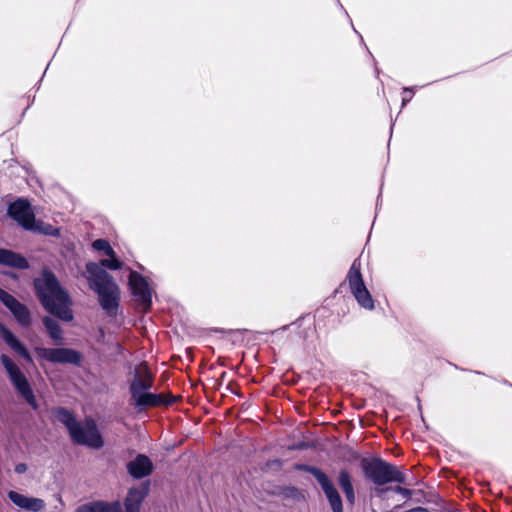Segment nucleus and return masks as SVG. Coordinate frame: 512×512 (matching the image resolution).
<instances>
[{
  "mask_svg": "<svg viewBox=\"0 0 512 512\" xmlns=\"http://www.w3.org/2000/svg\"><path fill=\"white\" fill-rule=\"evenodd\" d=\"M54 416L58 422L62 423L67 428L70 436L80 424L74 414L66 408H57L54 412Z\"/></svg>",
  "mask_w": 512,
  "mask_h": 512,
  "instance_id": "f3484780",
  "label": "nucleus"
},
{
  "mask_svg": "<svg viewBox=\"0 0 512 512\" xmlns=\"http://www.w3.org/2000/svg\"><path fill=\"white\" fill-rule=\"evenodd\" d=\"M8 216L26 230H32V208L27 199L18 198L7 208Z\"/></svg>",
  "mask_w": 512,
  "mask_h": 512,
  "instance_id": "1a4fd4ad",
  "label": "nucleus"
},
{
  "mask_svg": "<svg viewBox=\"0 0 512 512\" xmlns=\"http://www.w3.org/2000/svg\"><path fill=\"white\" fill-rule=\"evenodd\" d=\"M127 470L133 478L141 479L151 474L153 464L147 456L139 454L127 464Z\"/></svg>",
  "mask_w": 512,
  "mask_h": 512,
  "instance_id": "ddd939ff",
  "label": "nucleus"
},
{
  "mask_svg": "<svg viewBox=\"0 0 512 512\" xmlns=\"http://www.w3.org/2000/svg\"><path fill=\"white\" fill-rule=\"evenodd\" d=\"M129 284L136 301L148 310L152 304V294L146 279L136 271H130Z\"/></svg>",
  "mask_w": 512,
  "mask_h": 512,
  "instance_id": "9d476101",
  "label": "nucleus"
},
{
  "mask_svg": "<svg viewBox=\"0 0 512 512\" xmlns=\"http://www.w3.org/2000/svg\"><path fill=\"white\" fill-rule=\"evenodd\" d=\"M361 468L365 478L377 486L406 482L405 474L397 466L378 457L362 459Z\"/></svg>",
  "mask_w": 512,
  "mask_h": 512,
  "instance_id": "7ed1b4c3",
  "label": "nucleus"
},
{
  "mask_svg": "<svg viewBox=\"0 0 512 512\" xmlns=\"http://www.w3.org/2000/svg\"><path fill=\"white\" fill-rule=\"evenodd\" d=\"M0 335L2 339L16 352L25 358L29 359V355L24 348V346L20 343V341L13 335V333L6 328L3 324H0Z\"/></svg>",
  "mask_w": 512,
  "mask_h": 512,
  "instance_id": "6ab92c4d",
  "label": "nucleus"
},
{
  "mask_svg": "<svg viewBox=\"0 0 512 512\" xmlns=\"http://www.w3.org/2000/svg\"><path fill=\"white\" fill-rule=\"evenodd\" d=\"M153 380L149 373L142 376L136 375L130 384L131 398L137 408L157 407L167 404L163 394L148 392L152 387Z\"/></svg>",
  "mask_w": 512,
  "mask_h": 512,
  "instance_id": "20e7f679",
  "label": "nucleus"
},
{
  "mask_svg": "<svg viewBox=\"0 0 512 512\" xmlns=\"http://www.w3.org/2000/svg\"><path fill=\"white\" fill-rule=\"evenodd\" d=\"M147 494V488H132L125 499V512H139L140 505Z\"/></svg>",
  "mask_w": 512,
  "mask_h": 512,
  "instance_id": "2eb2a0df",
  "label": "nucleus"
},
{
  "mask_svg": "<svg viewBox=\"0 0 512 512\" xmlns=\"http://www.w3.org/2000/svg\"><path fill=\"white\" fill-rule=\"evenodd\" d=\"M0 301L10 310L15 319L21 324L29 323V311L14 296L0 288Z\"/></svg>",
  "mask_w": 512,
  "mask_h": 512,
  "instance_id": "f8f14e48",
  "label": "nucleus"
},
{
  "mask_svg": "<svg viewBox=\"0 0 512 512\" xmlns=\"http://www.w3.org/2000/svg\"><path fill=\"white\" fill-rule=\"evenodd\" d=\"M35 352L43 359L52 363H69L79 365L82 355L70 348H36Z\"/></svg>",
  "mask_w": 512,
  "mask_h": 512,
  "instance_id": "6e6552de",
  "label": "nucleus"
},
{
  "mask_svg": "<svg viewBox=\"0 0 512 512\" xmlns=\"http://www.w3.org/2000/svg\"><path fill=\"white\" fill-rule=\"evenodd\" d=\"M43 325L46 328L50 338L57 344L63 341V331L60 327L59 322L49 316L43 318Z\"/></svg>",
  "mask_w": 512,
  "mask_h": 512,
  "instance_id": "aec40b11",
  "label": "nucleus"
},
{
  "mask_svg": "<svg viewBox=\"0 0 512 512\" xmlns=\"http://www.w3.org/2000/svg\"><path fill=\"white\" fill-rule=\"evenodd\" d=\"M403 98H402V106H405L413 97V89L409 87H405L403 89Z\"/></svg>",
  "mask_w": 512,
  "mask_h": 512,
  "instance_id": "393cba45",
  "label": "nucleus"
},
{
  "mask_svg": "<svg viewBox=\"0 0 512 512\" xmlns=\"http://www.w3.org/2000/svg\"><path fill=\"white\" fill-rule=\"evenodd\" d=\"M100 268L105 267L110 270H119L122 268V262L119 261L116 256L109 257V259H102L98 264Z\"/></svg>",
  "mask_w": 512,
  "mask_h": 512,
  "instance_id": "b1692460",
  "label": "nucleus"
},
{
  "mask_svg": "<svg viewBox=\"0 0 512 512\" xmlns=\"http://www.w3.org/2000/svg\"><path fill=\"white\" fill-rule=\"evenodd\" d=\"M86 273L89 287L98 294L102 309L107 315L115 316L119 306V289L113 277L95 262L86 264Z\"/></svg>",
  "mask_w": 512,
  "mask_h": 512,
  "instance_id": "f03ea898",
  "label": "nucleus"
},
{
  "mask_svg": "<svg viewBox=\"0 0 512 512\" xmlns=\"http://www.w3.org/2000/svg\"><path fill=\"white\" fill-rule=\"evenodd\" d=\"M1 362L7 371L11 382L22 397L32 405V390L25 375L18 366L6 355L1 356Z\"/></svg>",
  "mask_w": 512,
  "mask_h": 512,
  "instance_id": "0eeeda50",
  "label": "nucleus"
},
{
  "mask_svg": "<svg viewBox=\"0 0 512 512\" xmlns=\"http://www.w3.org/2000/svg\"><path fill=\"white\" fill-rule=\"evenodd\" d=\"M346 279L348 281L350 291L355 297L357 303L364 309H374V301L363 281L361 273V261L359 258H356L353 261Z\"/></svg>",
  "mask_w": 512,
  "mask_h": 512,
  "instance_id": "39448f33",
  "label": "nucleus"
},
{
  "mask_svg": "<svg viewBox=\"0 0 512 512\" xmlns=\"http://www.w3.org/2000/svg\"><path fill=\"white\" fill-rule=\"evenodd\" d=\"M338 484L341 487L347 501L353 505L355 503V492L349 472L345 469L340 470L338 474Z\"/></svg>",
  "mask_w": 512,
  "mask_h": 512,
  "instance_id": "a211bd4d",
  "label": "nucleus"
},
{
  "mask_svg": "<svg viewBox=\"0 0 512 512\" xmlns=\"http://www.w3.org/2000/svg\"><path fill=\"white\" fill-rule=\"evenodd\" d=\"M298 469L302 470V471H305L307 473H310L311 475H313L315 477V473L313 472L314 470H320L319 468L317 467H314V466H310V465H299L298 466Z\"/></svg>",
  "mask_w": 512,
  "mask_h": 512,
  "instance_id": "bb28decb",
  "label": "nucleus"
},
{
  "mask_svg": "<svg viewBox=\"0 0 512 512\" xmlns=\"http://www.w3.org/2000/svg\"><path fill=\"white\" fill-rule=\"evenodd\" d=\"M0 265L18 269H25L29 266L26 258L11 250L2 248H0Z\"/></svg>",
  "mask_w": 512,
  "mask_h": 512,
  "instance_id": "4468645a",
  "label": "nucleus"
},
{
  "mask_svg": "<svg viewBox=\"0 0 512 512\" xmlns=\"http://www.w3.org/2000/svg\"><path fill=\"white\" fill-rule=\"evenodd\" d=\"M315 479L321 486L333 512H343L342 499L333 482L322 470H314Z\"/></svg>",
  "mask_w": 512,
  "mask_h": 512,
  "instance_id": "9b49d317",
  "label": "nucleus"
},
{
  "mask_svg": "<svg viewBox=\"0 0 512 512\" xmlns=\"http://www.w3.org/2000/svg\"><path fill=\"white\" fill-rule=\"evenodd\" d=\"M38 210L34 206V233H40L46 236L57 237L60 234V230L53 225L36 218Z\"/></svg>",
  "mask_w": 512,
  "mask_h": 512,
  "instance_id": "412c9836",
  "label": "nucleus"
},
{
  "mask_svg": "<svg viewBox=\"0 0 512 512\" xmlns=\"http://www.w3.org/2000/svg\"><path fill=\"white\" fill-rule=\"evenodd\" d=\"M70 437L74 443L93 449H100L104 445L97 425L91 418H87L83 423H80Z\"/></svg>",
  "mask_w": 512,
  "mask_h": 512,
  "instance_id": "423d86ee",
  "label": "nucleus"
},
{
  "mask_svg": "<svg viewBox=\"0 0 512 512\" xmlns=\"http://www.w3.org/2000/svg\"><path fill=\"white\" fill-rule=\"evenodd\" d=\"M8 497L19 508L32 510V498L21 495L15 491H10Z\"/></svg>",
  "mask_w": 512,
  "mask_h": 512,
  "instance_id": "4be33fe9",
  "label": "nucleus"
},
{
  "mask_svg": "<svg viewBox=\"0 0 512 512\" xmlns=\"http://www.w3.org/2000/svg\"><path fill=\"white\" fill-rule=\"evenodd\" d=\"M118 502L106 503L103 501L91 502L81 505L76 512H120Z\"/></svg>",
  "mask_w": 512,
  "mask_h": 512,
  "instance_id": "dca6fc26",
  "label": "nucleus"
},
{
  "mask_svg": "<svg viewBox=\"0 0 512 512\" xmlns=\"http://www.w3.org/2000/svg\"><path fill=\"white\" fill-rule=\"evenodd\" d=\"M43 507H44L43 500L34 498V512L41 510Z\"/></svg>",
  "mask_w": 512,
  "mask_h": 512,
  "instance_id": "cd10ccee",
  "label": "nucleus"
},
{
  "mask_svg": "<svg viewBox=\"0 0 512 512\" xmlns=\"http://www.w3.org/2000/svg\"><path fill=\"white\" fill-rule=\"evenodd\" d=\"M92 247L97 251H103L108 257L114 256V250L109 242L105 239H97L93 241Z\"/></svg>",
  "mask_w": 512,
  "mask_h": 512,
  "instance_id": "5701e85b",
  "label": "nucleus"
},
{
  "mask_svg": "<svg viewBox=\"0 0 512 512\" xmlns=\"http://www.w3.org/2000/svg\"><path fill=\"white\" fill-rule=\"evenodd\" d=\"M27 470V466L25 464H18L15 467V471L19 474L24 473Z\"/></svg>",
  "mask_w": 512,
  "mask_h": 512,
  "instance_id": "c85d7f7f",
  "label": "nucleus"
},
{
  "mask_svg": "<svg viewBox=\"0 0 512 512\" xmlns=\"http://www.w3.org/2000/svg\"><path fill=\"white\" fill-rule=\"evenodd\" d=\"M34 290L48 313L64 322L73 320V300L53 272L43 270L40 277L34 279Z\"/></svg>",
  "mask_w": 512,
  "mask_h": 512,
  "instance_id": "f257e3e1",
  "label": "nucleus"
},
{
  "mask_svg": "<svg viewBox=\"0 0 512 512\" xmlns=\"http://www.w3.org/2000/svg\"><path fill=\"white\" fill-rule=\"evenodd\" d=\"M391 490L402 495L404 498H410L412 496L411 490H409L407 488H403L401 486H395L394 488H391Z\"/></svg>",
  "mask_w": 512,
  "mask_h": 512,
  "instance_id": "a878e982",
  "label": "nucleus"
}]
</instances>
